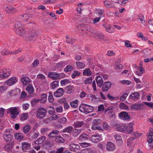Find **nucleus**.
Listing matches in <instances>:
<instances>
[{
	"mask_svg": "<svg viewBox=\"0 0 153 153\" xmlns=\"http://www.w3.org/2000/svg\"><path fill=\"white\" fill-rule=\"evenodd\" d=\"M74 87L72 85L67 86L65 88V93L68 94H70L73 91Z\"/></svg>",
	"mask_w": 153,
	"mask_h": 153,
	"instance_id": "c85d7f7f",
	"label": "nucleus"
},
{
	"mask_svg": "<svg viewBox=\"0 0 153 153\" xmlns=\"http://www.w3.org/2000/svg\"><path fill=\"white\" fill-rule=\"evenodd\" d=\"M28 117V113H22L21 114L20 120L21 121H24L27 119Z\"/></svg>",
	"mask_w": 153,
	"mask_h": 153,
	"instance_id": "58836bf2",
	"label": "nucleus"
},
{
	"mask_svg": "<svg viewBox=\"0 0 153 153\" xmlns=\"http://www.w3.org/2000/svg\"><path fill=\"white\" fill-rule=\"evenodd\" d=\"M137 36L139 37L142 39V40H147V38L146 37H144L143 35V34L140 32H139L137 34Z\"/></svg>",
	"mask_w": 153,
	"mask_h": 153,
	"instance_id": "680f3d73",
	"label": "nucleus"
},
{
	"mask_svg": "<svg viewBox=\"0 0 153 153\" xmlns=\"http://www.w3.org/2000/svg\"><path fill=\"white\" fill-rule=\"evenodd\" d=\"M105 6L108 8H109L111 7V1H104Z\"/></svg>",
	"mask_w": 153,
	"mask_h": 153,
	"instance_id": "6e6d98bb",
	"label": "nucleus"
},
{
	"mask_svg": "<svg viewBox=\"0 0 153 153\" xmlns=\"http://www.w3.org/2000/svg\"><path fill=\"white\" fill-rule=\"evenodd\" d=\"M74 69L73 67L71 65H68L64 68V71L65 72L72 71Z\"/></svg>",
	"mask_w": 153,
	"mask_h": 153,
	"instance_id": "37998d69",
	"label": "nucleus"
},
{
	"mask_svg": "<svg viewBox=\"0 0 153 153\" xmlns=\"http://www.w3.org/2000/svg\"><path fill=\"white\" fill-rule=\"evenodd\" d=\"M80 74V73L78 71H73L72 74L71 75V77L73 78H74L76 76H79Z\"/></svg>",
	"mask_w": 153,
	"mask_h": 153,
	"instance_id": "0e129e2a",
	"label": "nucleus"
},
{
	"mask_svg": "<svg viewBox=\"0 0 153 153\" xmlns=\"http://www.w3.org/2000/svg\"><path fill=\"white\" fill-rule=\"evenodd\" d=\"M38 32L35 30L33 29L28 31L27 35V37L28 40L30 41L35 40L36 38V36Z\"/></svg>",
	"mask_w": 153,
	"mask_h": 153,
	"instance_id": "20e7f679",
	"label": "nucleus"
},
{
	"mask_svg": "<svg viewBox=\"0 0 153 153\" xmlns=\"http://www.w3.org/2000/svg\"><path fill=\"white\" fill-rule=\"evenodd\" d=\"M145 70L143 68H138L137 70L135 72V73L139 76H141L144 72Z\"/></svg>",
	"mask_w": 153,
	"mask_h": 153,
	"instance_id": "393cba45",
	"label": "nucleus"
},
{
	"mask_svg": "<svg viewBox=\"0 0 153 153\" xmlns=\"http://www.w3.org/2000/svg\"><path fill=\"white\" fill-rule=\"evenodd\" d=\"M59 133V131L57 130H55L53 131L52 132H51L48 135V136L50 138L53 137V136L51 135V134H54L55 135H57Z\"/></svg>",
	"mask_w": 153,
	"mask_h": 153,
	"instance_id": "3c124183",
	"label": "nucleus"
},
{
	"mask_svg": "<svg viewBox=\"0 0 153 153\" xmlns=\"http://www.w3.org/2000/svg\"><path fill=\"white\" fill-rule=\"evenodd\" d=\"M73 128L72 126H68L62 130V132L70 133L72 131Z\"/></svg>",
	"mask_w": 153,
	"mask_h": 153,
	"instance_id": "4c0bfd02",
	"label": "nucleus"
},
{
	"mask_svg": "<svg viewBox=\"0 0 153 153\" xmlns=\"http://www.w3.org/2000/svg\"><path fill=\"white\" fill-rule=\"evenodd\" d=\"M91 128L93 130H103L100 126H97V125H95L94 124L91 127Z\"/></svg>",
	"mask_w": 153,
	"mask_h": 153,
	"instance_id": "5fc2aeb1",
	"label": "nucleus"
},
{
	"mask_svg": "<svg viewBox=\"0 0 153 153\" xmlns=\"http://www.w3.org/2000/svg\"><path fill=\"white\" fill-rule=\"evenodd\" d=\"M21 81L24 85H26L27 84H28L30 82L29 79L27 77L22 78Z\"/></svg>",
	"mask_w": 153,
	"mask_h": 153,
	"instance_id": "c03bdc74",
	"label": "nucleus"
},
{
	"mask_svg": "<svg viewBox=\"0 0 153 153\" xmlns=\"http://www.w3.org/2000/svg\"><path fill=\"white\" fill-rule=\"evenodd\" d=\"M26 90L28 93L32 94L34 91L33 87L30 84H29L26 88Z\"/></svg>",
	"mask_w": 153,
	"mask_h": 153,
	"instance_id": "c9c22d12",
	"label": "nucleus"
},
{
	"mask_svg": "<svg viewBox=\"0 0 153 153\" xmlns=\"http://www.w3.org/2000/svg\"><path fill=\"white\" fill-rule=\"evenodd\" d=\"M20 92V90L19 88H16L13 90L10 93V95L12 97L16 96L19 95Z\"/></svg>",
	"mask_w": 153,
	"mask_h": 153,
	"instance_id": "c756f323",
	"label": "nucleus"
},
{
	"mask_svg": "<svg viewBox=\"0 0 153 153\" xmlns=\"http://www.w3.org/2000/svg\"><path fill=\"white\" fill-rule=\"evenodd\" d=\"M120 107L121 109H128V107L124 103H121L120 105Z\"/></svg>",
	"mask_w": 153,
	"mask_h": 153,
	"instance_id": "bf43d9fd",
	"label": "nucleus"
},
{
	"mask_svg": "<svg viewBox=\"0 0 153 153\" xmlns=\"http://www.w3.org/2000/svg\"><path fill=\"white\" fill-rule=\"evenodd\" d=\"M89 138L88 135L85 133H82L79 136V140L80 141H84L88 139Z\"/></svg>",
	"mask_w": 153,
	"mask_h": 153,
	"instance_id": "bb28decb",
	"label": "nucleus"
},
{
	"mask_svg": "<svg viewBox=\"0 0 153 153\" xmlns=\"http://www.w3.org/2000/svg\"><path fill=\"white\" fill-rule=\"evenodd\" d=\"M106 148L109 151H113L115 149L114 144L111 142H108L106 145Z\"/></svg>",
	"mask_w": 153,
	"mask_h": 153,
	"instance_id": "a211bd4d",
	"label": "nucleus"
},
{
	"mask_svg": "<svg viewBox=\"0 0 153 153\" xmlns=\"http://www.w3.org/2000/svg\"><path fill=\"white\" fill-rule=\"evenodd\" d=\"M55 140L56 142L59 143H63L64 142V140L63 138L59 136H56L55 137Z\"/></svg>",
	"mask_w": 153,
	"mask_h": 153,
	"instance_id": "7c9ffc66",
	"label": "nucleus"
},
{
	"mask_svg": "<svg viewBox=\"0 0 153 153\" xmlns=\"http://www.w3.org/2000/svg\"><path fill=\"white\" fill-rule=\"evenodd\" d=\"M18 79V78L14 77H12L7 80L6 81L5 83L7 85L11 86L17 82Z\"/></svg>",
	"mask_w": 153,
	"mask_h": 153,
	"instance_id": "4468645a",
	"label": "nucleus"
},
{
	"mask_svg": "<svg viewBox=\"0 0 153 153\" xmlns=\"http://www.w3.org/2000/svg\"><path fill=\"white\" fill-rule=\"evenodd\" d=\"M59 118V117L58 115L54 114L49 117L48 119L50 120H55Z\"/></svg>",
	"mask_w": 153,
	"mask_h": 153,
	"instance_id": "864d4df0",
	"label": "nucleus"
},
{
	"mask_svg": "<svg viewBox=\"0 0 153 153\" xmlns=\"http://www.w3.org/2000/svg\"><path fill=\"white\" fill-rule=\"evenodd\" d=\"M47 100V94H43L41 95V99L40 100V102L42 103L45 102Z\"/></svg>",
	"mask_w": 153,
	"mask_h": 153,
	"instance_id": "49530a36",
	"label": "nucleus"
},
{
	"mask_svg": "<svg viewBox=\"0 0 153 153\" xmlns=\"http://www.w3.org/2000/svg\"><path fill=\"white\" fill-rule=\"evenodd\" d=\"M49 96L48 97V100L50 102H52L54 101V98L52 94V91L49 92Z\"/></svg>",
	"mask_w": 153,
	"mask_h": 153,
	"instance_id": "de8ad7c7",
	"label": "nucleus"
},
{
	"mask_svg": "<svg viewBox=\"0 0 153 153\" xmlns=\"http://www.w3.org/2000/svg\"><path fill=\"white\" fill-rule=\"evenodd\" d=\"M47 113V111L44 108H40L37 111L36 117L37 118L41 119L44 117Z\"/></svg>",
	"mask_w": 153,
	"mask_h": 153,
	"instance_id": "423d86ee",
	"label": "nucleus"
},
{
	"mask_svg": "<svg viewBox=\"0 0 153 153\" xmlns=\"http://www.w3.org/2000/svg\"><path fill=\"white\" fill-rule=\"evenodd\" d=\"M101 138L100 135L99 134H96L93 135L90 137V140L93 142L97 143L100 141Z\"/></svg>",
	"mask_w": 153,
	"mask_h": 153,
	"instance_id": "ddd939ff",
	"label": "nucleus"
},
{
	"mask_svg": "<svg viewBox=\"0 0 153 153\" xmlns=\"http://www.w3.org/2000/svg\"><path fill=\"white\" fill-rule=\"evenodd\" d=\"M31 129V127L30 125H27L25 126L23 128V132L25 134L28 132Z\"/></svg>",
	"mask_w": 153,
	"mask_h": 153,
	"instance_id": "79ce46f5",
	"label": "nucleus"
},
{
	"mask_svg": "<svg viewBox=\"0 0 153 153\" xmlns=\"http://www.w3.org/2000/svg\"><path fill=\"white\" fill-rule=\"evenodd\" d=\"M70 82V81L68 79H65L61 80L60 81V84L62 86H63L69 83Z\"/></svg>",
	"mask_w": 153,
	"mask_h": 153,
	"instance_id": "09e8293b",
	"label": "nucleus"
},
{
	"mask_svg": "<svg viewBox=\"0 0 153 153\" xmlns=\"http://www.w3.org/2000/svg\"><path fill=\"white\" fill-rule=\"evenodd\" d=\"M92 81V78L91 77L88 78L85 81V84H89L91 83Z\"/></svg>",
	"mask_w": 153,
	"mask_h": 153,
	"instance_id": "774afa93",
	"label": "nucleus"
},
{
	"mask_svg": "<svg viewBox=\"0 0 153 153\" xmlns=\"http://www.w3.org/2000/svg\"><path fill=\"white\" fill-rule=\"evenodd\" d=\"M65 149V148L61 147L57 150L56 153H62L63 151V153H70V152Z\"/></svg>",
	"mask_w": 153,
	"mask_h": 153,
	"instance_id": "473e14b6",
	"label": "nucleus"
},
{
	"mask_svg": "<svg viewBox=\"0 0 153 153\" xmlns=\"http://www.w3.org/2000/svg\"><path fill=\"white\" fill-rule=\"evenodd\" d=\"M11 71L9 69L4 68L0 70V78L5 79L10 75Z\"/></svg>",
	"mask_w": 153,
	"mask_h": 153,
	"instance_id": "39448f33",
	"label": "nucleus"
},
{
	"mask_svg": "<svg viewBox=\"0 0 153 153\" xmlns=\"http://www.w3.org/2000/svg\"><path fill=\"white\" fill-rule=\"evenodd\" d=\"M101 120L98 118L92 121V123L95 125H97L101 123Z\"/></svg>",
	"mask_w": 153,
	"mask_h": 153,
	"instance_id": "13d9d810",
	"label": "nucleus"
},
{
	"mask_svg": "<svg viewBox=\"0 0 153 153\" xmlns=\"http://www.w3.org/2000/svg\"><path fill=\"white\" fill-rule=\"evenodd\" d=\"M19 107H11L7 109V113H10L11 118L12 119H15L19 113L18 110Z\"/></svg>",
	"mask_w": 153,
	"mask_h": 153,
	"instance_id": "7ed1b4c3",
	"label": "nucleus"
},
{
	"mask_svg": "<svg viewBox=\"0 0 153 153\" xmlns=\"http://www.w3.org/2000/svg\"><path fill=\"white\" fill-rule=\"evenodd\" d=\"M14 137L15 139L18 140H21L24 138V135L18 133H16L14 135Z\"/></svg>",
	"mask_w": 153,
	"mask_h": 153,
	"instance_id": "a19ab883",
	"label": "nucleus"
},
{
	"mask_svg": "<svg viewBox=\"0 0 153 153\" xmlns=\"http://www.w3.org/2000/svg\"><path fill=\"white\" fill-rule=\"evenodd\" d=\"M111 83L109 82H105L102 85V90L104 92L108 91L111 88Z\"/></svg>",
	"mask_w": 153,
	"mask_h": 153,
	"instance_id": "1a4fd4ad",
	"label": "nucleus"
},
{
	"mask_svg": "<svg viewBox=\"0 0 153 153\" xmlns=\"http://www.w3.org/2000/svg\"><path fill=\"white\" fill-rule=\"evenodd\" d=\"M72 135L75 137H76L81 132L82 129H73Z\"/></svg>",
	"mask_w": 153,
	"mask_h": 153,
	"instance_id": "b1692460",
	"label": "nucleus"
},
{
	"mask_svg": "<svg viewBox=\"0 0 153 153\" xmlns=\"http://www.w3.org/2000/svg\"><path fill=\"white\" fill-rule=\"evenodd\" d=\"M91 74V71L89 68L85 69L83 72V74L84 76H90Z\"/></svg>",
	"mask_w": 153,
	"mask_h": 153,
	"instance_id": "e433bc0d",
	"label": "nucleus"
},
{
	"mask_svg": "<svg viewBox=\"0 0 153 153\" xmlns=\"http://www.w3.org/2000/svg\"><path fill=\"white\" fill-rule=\"evenodd\" d=\"M4 7L5 10L7 13L12 14L16 12V9L12 5H5Z\"/></svg>",
	"mask_w": 153,
	"mask_h": 153,
	"instance_id": "0eeeda50",
	"label": "nucleus"
},
{
	"mask_svg": "<svg viewBox=\"0 0 153 153\" xmlns=\"http://www.w3.org/2000/svg\"><path fill=\"white\" fill-rule=\"evenodd\" d=\"M66 64L67 63L65 61H61L56 64V67L58 68H63Z\"/></svg>",
	"mask_w": 153,
	"mask_h": 153,
	"instance_id": "f704fd0d",
	"label": "nucleus"
},
{
	"mask_svg": "<svg viewBox=\"0 0 153 153\" xmlns=\"http://www.w3.org/2000/svg\"><path fill=\"white\" fill-rule=\"evenodd\" d=\"M21 18L24 22H26L30 20V17L29 15L27 14L21 16Z\"/></svg>",
	"mask_w": 153,
	"mask_h": 153,
	"instance_id": "a878e982",
	"label": "nucleus"
},
{
	"mask_svg": "<svg viewBox=\"0 0 153 153\" xmlns=\"http://www.w3.org/2000/svg\"><path fill=\"white\" fill-rule=\"evenodd\" d=\"M22 150L23 152H27V150H28L31 146L28 143L25 142H22Z\"/></svg>",
	"mask_w": 153,
	"mask_h": 153,
	"instance_id": "4be33fe9",
	"label": "nucleus"
},
{
	"mask_svg": "<svg viewBox=\"0 0 153 153\" xmlns=\"http://www.w3.org/2000/svg\"><path fill=\"white\" fill-rule=\"evenodd\" d=\"M3 137L6 142L11 141L13 138V135L10 134H3Z\"/></svg>",
	"mask_w": 153,
	"mask_h": 153,
	"instance_id": "6ab92c4d",
	"label": "nucleus"
},
{
	"mask_svg": "<svg viewBox=\"0 0 153 153\" xmlns=\"http://www.w3.org/2000/svg\"><path fill=\"white\" fill-rule=\"evenodd\" d=\"M49 131V129L48 128H41L40 132L42 134H44Z\"/></svg>",
	"mask_w": 153,
	"mask_h": 153,
	"instance_id": "052dcab7",
	"label": "nucleus"
},
{
	"mask_svg": "<svg viewBox=\"0 0 153 153\" xmlns=\"http://www.w3.org/2000/svg\"><path fill=\"white\" fill-rule=\"evenodd\" d=\"M140 97V93L138 92H135L131 94L129 98L132 100H134L138 99Z\"/></svg>",
	"mask_w": 153,
	"mask_h": 153,
	"instance_id": "aec40b11",
	"label": "nucleus"
},
{
	"mask_svg": "<svg viewBox=\"0 0 153 153\" xmlns=\"http://www.w3.org/2000/svg\"><path fill=\"white\" fill-rule=\"evenodd\" d=\"M138 19L140 21L141 23L143 25H145V20L144 19V16L143 15L140 16H139Z\"/></svg>",
	"mask_w": 153,
	"mask_h": 153,
	"instance_id": "4d7b16f0",
	"label": "nucleus"
},
{
	"mask_svg": "<svg viewBox=\"0 0 153 153\" xmlns=\"http://www.w3.org/2000/svg\"><path fill=\"white\" fill-rule=\"evenodd\" d=\"M120 118L123 120H127L130 119L128 113L125 111H122L120 113L118 114Z\"/></svg>",
	"mask_w": 153,
	"mask_h": 153,
	"instance_id": "f8f14e48",
	"label": "nucleus"
},
{
	"mask_svg": "<svg viewBox=\"0 0 153 153\" xmlns=\"http://www.w3.org/2000/svg\"><path fill=\"white\" fill-rule=\"evenodd\" d=\"M24 26L21 23L17 22L15 24L14 30L16 33L19 35L23 36L25 33Z\"/></svg>",
	"mask_w": 153,
	"mask_h": 153,
	"instance_id": "f257e3e1",
	"label": "nucleus"
},
{
	"mask_svg": "<svg viewBox=\"0 0 153 153\" xmlns=\"http://www.w3.org/2000/svg\"><path fill=\"white\" fill-rule=\"evenodd\" d=\"M48 76L54 80L58 79L59 76V74L56 72H50L48 74Z\"/></svg>",
	"mask_w": 153,
	"mask_h": 153,
	"instance_id": "f3484780",
	"label": "nucleus"
},
{
	"mask_svg": "<svg viewBox=\"0 0 153 153\" xmlns=\"http://www.w3.org/2000/svg\"><path fill=\"white\" fill-rule=\"evenodd\" d=\"M46 137L45 136H42L37 139L35 142L36 144H40L43 143L45 140Z\"/></svg>",
	"mask_w": 153,
	"mask_h": 153,
	"instance_id": "cd10ccee",
	"label": "nucleus"
},
{
	"mask_svg": "<svg viewBox=\"0 0 153 153\" xmlns=\"http://www.w3.org/2000/svg\"><path fill=\"white\" fill-rule=\"evenodd\" d=\"M128 94L127 93H125L123 94L120 97V100L121 101H124L126 99V97L127 96Z\"/></svg>",
	"mask_w": 153,
	"mask_h": 153,
	"instance_id": "338daca9",
	"label": "nucleus"
},
{
	"mask_svg": "<svg viewBox=\"0 0 153 153\" xmlns=\"http://www.w3.org/2000/svg\"><path fill=\"white\" fill-rule=\"evenodd\" d=\"M79 145L74 143L70 144L69 147V149L71 151L74 152H76L77 153H79V152H76L79 149Z\"/></svg>",
	"mask_w": 153,
	"mask_h": 153,
	"instance_id": "dca6fc26",
	"label": "nucleus"
},
{
	"mask_svg": "<svg viewBox=\"0 0 153 153\" xmlns=\"http://www.w3.org/2000/svg\"><path fill=\"white\" fill-rule=\"evenodd\" d=\"M79 110L81 112L87 114L92 112L94 108L87 105L82 104L79 106Z\"/></svg>",
	"mask_w": 153,
	"mask_h": 153,
	"instance_id": "f03ea898",
	"label": "nucleus"
},
{
	"mask_svg": "<svg viewBox=\"0 0 153 153\" xmlns=\"http://www.w3.org/2000/svg\"><path fill=\"white\" fill-rule=\"evenodd\" d=\"M120 82L123 84H126L128 85H130L131 83V81L126 80H124L121 81Z\"/></svg>",
	"mask_w": 153,
	"mask_h": 153,
	"instance_id": "e2e57ef3",
	"label": "nucleus"
},
{
	"mask_svg": "<svg viewBox=\"0 0 153 153\" xmlns=\"http://www.w3.org/2000/svg\"><path fill=\"white\" fill-rule=\"evenodd\" d=\"M114 127L118 131L122 132L125 131V125L123 124L117 123L115 124L114 125Z\"/></svg>",
	"mask_w": 153,
	"mask_h": 153,
	"instance_id": "6e6552de",
	"label": "nucleus"
},
{
	"mask_svg": "<svg viewBox=\"0 0 153 153\" xmlns=\"http://www.w3.org/2000/svg\"><path fill=\"white\" fill-rule=\"evenodd\" d=\"M76 65L79 69H82L85 67V64L80 62H76Z\"/></svg>",
	"mask_w": 153,
	"mask_h": 153,
	"instance_id": "ea45409f",
	"label": "nucleus"
},
{
	"mask_svg": "<svg viewBox=\"0 0 153 153\" xmlns=\"http://www.w3.org/2000/svg\"><path fill=\"white\" fill-rule=\"evenodd\" d=\"M78 101L77 100H75L72 102L70 103L71 106L73 108H76L78 106Z\"/></svg>",
	"mask_w": 153,
	"mask_h": 153,
	"instance_id": "8fccbe9b",
	"label": "nucleus"
},
{
	"mask_svg": "<svg viewBox=\"0 0 153 153\" xmlns=\"http://www.w3.org/2000/svg\"><path fill=\"white\" fill-rule=\"evenodd\" d=\"M143 106L142 103L135 104L131 105L130 106V109L131 111L135 110H139L142 108Z\"/></svg>",
	"mask_w": 153,
	"mask_h": 153,
	"instance_id": "9d476101",
	"label": "nucleus"
},
{
	"mask_svg": "<svg viewBox=\"0 0 153 153\" xmlns=\"http://www.w3.org/2000/svg\"><path fill=\"white\" fill-rule=\"evenodd\" d=\"M64 92L65 90L62 88H59L54 92L53 95L56 97H60L63 96Z\"/></svg>",
	"mask_w": 153,
	"mask_h": 153,
	"instance_id": "9b49d317",
	"label": "nucleus"
},
{
	"mask_svg": "<svg viewBox=\"0 0 153 153\" xmlns=\"http://www.w3.org/2000/svg\"><path fill=\"white\" fill-rule=\"evenodd\" d=\"M132 126L133 124L131 123H129L128 125H125V131H126L128 134L130 133L133 130Z\"/></svg>",
	"mask_w": 153,
	"mask_h": 153,
	"instance_id": "412c9836",
	"label": "nucleus"
},
{
	"mask_svg": "<svg viewBox=\"0 0 153 153\" xmlns=\"http://www.w3.org/2000/svg\"><path fill=\"white\" fill-rule=\"evenodd\" d=\"M39 64V62L38 59H36L34 60L31 65L32 68H35L37 67Z\"/></svg>",
	"mask_w": 153,
	"mask_h": 153,
	"instance_id": "a18cd8bd",
	"label": "nucleus"
},
{
	"mask_svg": "<svg viewBox=\"0 0 153 153\" xmlns=\"http://www.w3.org/2000/svg\"><path fill=\"white\" fill-rule=\"evenodd\" d=\"M84 124L83 121H77L73 124V126L74 128H77L81 127Z\"/></svg>",
	"mask_w": 153,
	"mask_h": 153,
	"instance_id": "2f4dec72",
	"label": "nucleus"
},
{
	"mask_svg": "<svg viewBox=\"0 0 153 153\" xmlns=\"http://www.w3.org/2000/svg\"><path fill=\"white\" fill-rule=\"evenodd\" d=\"M13 143L12 142L7 143L6 145L4 147V149L6 150H10L13 145Z\"/></svg>",
	"mask_w": 153,
	"mask_h": 153,
	"instance_id": "72a5a7b5",
	"label": "nucleus"
},
{
	"mask_svg": "<svg viewBox=\"0 0 153 153\" xmlns=\"http://www.w3.org/2000/svg\"><path fill=\"white\" fill-rule=\"evenodd\" d=\"M103 126L104 129L105 130H108L110 128V127L106 122H104Z\"/></svg>",
	"mask_w": 153,
	"mask_h": 153,
	"instance_id": "69168bd1",
	"label": "nucleus"
},
{
	"mask_svg": "<svg viewBox=\"0 0 153 153\" xmlns=\"http://www.w3.org/2000/svg\"><path fill=\"white\" fill-rule=\"evenodd\" d=\"M113 136L115 139L117 144L120 146L122 145L123 142L122 140L121 136L117 134H114Z\"/></svg>",
	"mask_w": 153,
	"mask_h": 153,
	"instance_id": "2eb2a0df",
	"label": "nucleus"
},
{
	"mask_svg": "<svg viewBox=\"0 0 153 153\" xmlns=\"http://www.w3.org/2000/svg\"><path fill=\"white\" fill-rule=\"evenodd\" d=\"M59 85V82L57 81H54L52 82L51 83V86L52 89H53L58 86Z\"/></svg>",
	"mask_w": 153,
	"mask_h": 153,
	"instance_id": "603ef678",
	"label": "nucleus"
},
{
	"mask_svg": "<svg viewBox=\"0 0 153 153\" xmlns=\"http://www.w3.org/2000/svg\"><path fill=\"white\" fill-rule=\"evenodd\" d=\"M96 80L97 85L99 87H101L103 82V80L100 76H97L96 77Z\"/></svg>",
	"mask_w": 153,
	"mask_h": 153,
	"instance_id": "5701e85b",
	"label": "nucleus"
}]
</instances>
